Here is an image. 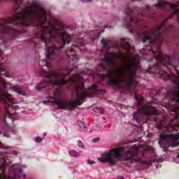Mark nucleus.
<instances>
[{
  "mask_svg": "<svg viewBox=\"0 0 179 179\" xmlns=\"http://www.w3.org/2000/svg\"><path fill=\"white\" fill-rule=\"evenodd\" d=\"M120 48L129 51V55L108 52L104 58L101 59L102 63L99 64L96 71L106 72L102 78H108V85L117 90L122 87L131 90V87L135 83L136 71L141 68V58L138 55L132 54L134 48L125 38L120 39Z\"/></svg>",
  "mask_w": 179,
  "mask_h": 179,
  "instance_id": "1",
  "label": "nucleus"
},
{
  "mask_svg": "<svg viewBox=\"0 0 179 179\" xmlns=\"http://www.w3.org/2000/svg\"><path fill=\"white\" fill-rule=\"evenodd\" d=\"M64 85H75V92L73 94V99H64L61 96H55L52 98V104L57 106L60 110H66L72 111L76 107L82 106V101L87 97H93L97 93V85H93L88 89H85V83L83 78L76 75H73L69 80H43L36 86V90L39 92L43 90L47 86H64Z\"/></svg>",
  "mask_w": 179,
  "mask_h": 179,
  "instance_id": "2",
  "label": "nucleus"
},
{
  "mask_svg": "<svg viewBox=\"0 0 179 179\" xmlns=\"http://www.w3.org/2000/svg\"><path fill=\"white\" fill-rule=\"evenodd\" d=\"M125 148H115L110 149L108 152L104 153L102 157L98 158L99 162L105 163L108 162L110 166H115L118 162L121 160H130V162H136V163H142L146 164L142 161V157L139 155V148L136 145L132 146L129 150L122 155Z\"/></svg>",
  "mask_w": 179,
  "mask_h": 179,
  "instance_id": "3",
  "label": "nucleus"
},
{
  "mask_svg": "<svg viewBox=\"0 0 179 179\" xmlns=\"http://www.w3.org/2000/svg\"><path fill=\"white\" fill-rule=\"evenodd\" d=\"M151 117V121H154L155 122H157L158 124H162L163 122L164 119H159L160 113L159 110L156 109L155 107L149 105H144L142 108L138 109L136 112H134L133 114V118L136 121V122H139L143 116Z\"/></svg>",
  "mask_w": 179,
  "mask_h": 179,
  "instance_id": "4",
  "label": "nucleus"
},
{
  "mask_svg": "<svg viewBox=\"0 0 179 179\" xmlns=\"http://www.w3.org/2000/svg\"><path fill=\"white\" fill-rule=\"evenodd\" d=\"M135 10H138V17H143L145 16V12H146V10H152V7L146 6L145 7H142L141 8H134L132 9L127 6L125 10V13L127 16L124 18V27L127 29H132L133 22H135L136 24H139L141 20H142V18H134L132 17L135 16Z\"/></svg>",
  "mask_w": 179,
  "mask_h": 179,
  "instance_id": "5",
  "label": "nucleus"
},
{
  "mask_svg": "<svg viewBox=\"0 0 179 179\" xmlns=\"http://www.w3.org/2000/svg\"><path fill=\"white\" fill-rule=\"evenodd\" d=\"M10 171L13 173L12 176L8 178H25L26 175L23 173V170L19 167V164H15L10 167Z\"/></svg>",
  "mask_w": 179,
  "mask_h": 179,
  "instance_id": "6",
  "label": "nucleus"
},
{
  "mask_svg": "<svg viewBox=\"0 0 179 179\" xmlns=\"http://www.w3.org/2000/svg\"><path fill=\"white\" fill-rule=\"evenodd\" d=\"M159 138L160 139H167L168 141H171V142H173V145H171V146L179 145V143H176V142L179 141V134H170L162 133L160 134Z\"/></svg>",
  "mask_w": 179,
  "mask_h": 179,
  "instance_id": "7",
  "label": "nucleus"
},
{
  "mask_svg": "<svg viewBox=\"0 0 179 179\" xmlns=\"http://www.w3.org/2000/svg\"><path fill=\"white\" fill-rule=\"evenodd\" d=\"M76 45H73L71 48L66 51V57L68 59H72L73 61H78L79 59V55L76 54Z\"/></svg>",
  "mask_w": 179,
  "mask_h": 179,
  "instance_id": "8",
  "label": "nucleus"
},
{
  "mask_svg": "<svg viewBox=\"0 0 179 179\" xmlns=\"http://www.w3.org/2000/svg\"><path fill=\"white\" fill-rule=\"evenodd\" d=\"M176 104L179 103V71L176 70Z\"/></svg>",
  "mask_w": 179,
  "mask_h": 179,
  "instance_id": "9",
  "label": "nucleus"
},
{
  "mask_svg": "<svg viewBox=\"0 0 179 179\" xmlns=\"http://www.w3.org/2000/svg\"><path fill=\"white\" fill-rule=\"evenodd\" d=\"M101 44H103V47L106 48L107 51L110 50V45H111V41L106 38H102L101 41Z\"/></svg>",
  "mask_w": 179,
  "mask_h": 179,
  "instance_id": "10",
  "label": "nucleus"
},
{
  "mask_svg": "<svg viewBox=\"0 0 179 179\" xmlns=\"http://www.w3.org/2000/svg\"><path fill=\"white\" fill-rule=\"evenodd\" d=\"M171 111L173 113L171 114L175 116L174 119L178 120V118H179V106H176L175 108H172Z\"/></svg>",
  "mask_w": 179,
  "mask_h": 179,
  "instance_id": "11",
  "label": "nucleus"
},
{
  "mask_svg": "<svg viewBox=\"0 0 179 179\" xmlns=\"http://www.w3.org/2000/svg\"><path fill=\"white\" fill-rule=\"evenodd\" d=\"M11 90L13 92H15V93H17L18 94H21V96H24L26 94L24 93V92L20 90V87H19L18 86H13L11 87Z\"/></svg>",
  "mask_w": 179,
  "mask_h": 179,
  "instance_id": "12",
  "label": "nucleus"
},
{
  "mask_svg": "<svg viewBox=\"0 0 179 179\" xmlns=\"http://www.w3.org/2000/svg\"><path fill=\"white\" fill-rule=\"evenodd\" d=\"M134 98L136 100L138 101L139 104H141V103L143 101V98L142 97V96H141V94H137L136 92H134Z\"/></svg>",
  "mask_w": 179,
  "mask_h": 179,
  "instance_id": "13",
  "label": "nucleus"
},
{
  "mask_svg": "<svg viewBox=\"0 0 179 179\" xmlns=\"http://www.w3.org/2000/svg\"><path fill=\"white\" fill-rule=\"evenodd\" d=\"M69 154L70 155V156H72V157H76L79 156V152H78L75 150H70L69 152Z\"/></svg>",
  "mask_w": 179,
  "mask_h": 179,
  "instance_id": "14",
  "label": "nucleus"
},
{
  "mask_svg": "<svg viewBox=\"0 0 179 179\" xmlns=\"http://www.w3.org/2000/svg\"><path fill=\"white\" fill-rule=\"evenodd\" d=\"M77 145L78 148H81L82 149L85 148V145H83V143L81 141H78Z\"/></svg>",
  "mask_w": 179,
  "mask_h": 179,
  "instance_id": "15",
  "label": "nucleus"
},
{
  "mask_svg": "<svg viewBox=\"0 0 179 179\" xmlns=\"http://www.w3.org/2000/svg\"><path fill=\"white\" fill-rule=\"evenodd\" d=\"M42 141H43V138L40 136H37L35 138V142H37L38 143H39L40 142H42Z\"/></svg>",
  "mask_w": 179,
  "mask_h": 179,
  "instance_id": "16",
  "label": "nucleus"
},
{
  "mask_svg": "<svg viewBox=\"0 0 179 179\" xmlns=\"http://www.w3.org/2000/svg\"><path fill=\"white\" fill-rule=\"evenodd\" d=\"M145 152H153V147H147L145 148Z\"/></svg>",
  "mask_w": 179,
  "mask_h": 179,
  "instance_id": "17",
  "label": "nucleus"
},
{
  "mask_svg": "<svg viewBox=\"0 0 179 179\" xmlns=\"http://www.w3.org/2000/svg\"><path fill=\"white\" fill-rule=\"evenodd\" d=\"M78 124H79L80 128H84V129L86 128V127L85 126V123L83 122H78Z\"/></svg>",
  "mask_w": 179,
  "mask_h": 179,
  "instance_id": "18",
  "label": "nucleus"
},
{
  "mask_svg": "<svg viewBox=\"0 0 179 179\" xmlns=\"http://www.w3.org/2000/svg\"><path fill=\"white\" fill-rule=\"evenodd\" d=\"M100 141V138L99 137H96L94 139H92V142L96 143V142H99Z\"/></svg>",
  "mask_w": 179,
  "mask_h": 179,
  "instance_id": "19",
  "label": "nucleus"
},
{
  "mask_svg": "<svg viewBox=\"0 0 179 179\" xmlns=\"http://www.w3.org/2000/svg\"><path fill=\"white\" fill-rule=\"evenodd\" d=\"M99 110V108H97L96 109V110H95L96 113H99L100 114H103V113H104L103 112V110H101L99 112V110Z\"/></svg>",
  "mask_w": 179,
  "mask_h": 179,
  "instance_id": "20",
  "label": "nucleus"
},
{
  "mask_svg": "<svg viewBox=\"0 0 179 179\" xmlns=\"http://www.w3.org/2000/svg\"><path fill=\"white\" fill-rule=\"evenodd\" d=\"M87 164H90V165L94 164V161L88 160V161H87Z\"/></svg>",
  "mask_w": 179,
  "mask_h": 179,
  "instance_id": "21",
  "label": "nucleus"
},
{
  "mask_svg": "<svg viewBox=\"0 0 179 179\" xmlns=\"http://www.w3.org/2000/svg\"><path fill=\"white\" fill-rule=\"evenodd\" d=\"M169 29H170V27L165 29L164 33H169Z\"/></svg>",
  "mask_w": 179,
  "mask_h": 179,
  "instance_id": "22",
  "label": "nucleus"
},
{
  "mask_svg": "<svg viewBox=\"0 0 179 179\" xmlns=\"http://www.w3.org/2000/svg\"><path fill=\"white\" fill-rule=\"evenodd\" d=\"M83 2H90L92 0H81Z\"/></svg>",
  "mask_w": 179,
  "mask_h": 179,
  "instance_id": "23",
  "label": "nucleus"
},
{
  "mask_svg": "<svg viewBox=\"0 0 179 179\" xmlns=\"http://www.w3.org/2000/svg\"><path fill=\"white\" fill-rule=\"evenodd\" d=\"M146 16H148V17H151L152 19H153L155 17H153L152 15H146Z\"/></svg>",
  "mask_w": 179,
  "mask_h": 179,
  "instance_id": "24",
  "label": "nucleus"
},
{
  "mask_svg": "<svg viewBox=\"0 0 179 179\" xmlns=\"http://www.w3.org/2000/svg\"><path fill=\"white\" fill-rule=\"evenodd\" d=\"M117 178H118V179H124V178H123L122 176H119L117 177Z\"/></svg>",
  "mask_w": 179,
  "mask_h": 179,
  "instance_id": "25",
  "label": "nucleus"
},
{
  "mask_svg": "<svg viewBox=\"0 0 179 179\" xmlns=\"http://www.w3.org/2000/svg\"><path fill=\"white\" fill-rule=\"evenodd\" d=\"M84 45L83 41H81L80 45Z\"/></svg>",
  "mask_w": 179,
  "mask_h": 179,
  "instance_id": "26",
  "label": "nucleus"
},
{
  "mask_svg": "<svg viewBox=\"0 0 179 179\" xmlns=\"http://www.w3.org/2000/svg\"><path fill=\"white\" fill-rule=\"evenodd\" d=\"M142 157H145V154H142Z\"/></svg>",
  "mask_w": 179,
  "mask_h": 179,
  "instance_id": "27",
  "label": "nucleus"
},
{
  "mask_svg": "<svg viewBox=\"0 0 179 179\" xmlns=\"http://www.w3.org/2000/svg\"><path fill=\"white\" fill-rule=\"evenodd\" d=\"M56 92H59V89H57V90H56Z\"/></svg>",
  "mask_w": 179,
  "mask_h": 179,
  "instance_id": "28",
  "label": "nucleus"
},
{
  "mask_svg": "<svg viewBox=\"0 0 179 179\" xmlns=\"http://www.w3.org/2000/svg\"><path fill=\"white\" fill-rule=\"evenodd\" d=\"M160 143H161V142L160 141H159V144L160 145Z\"/></svg>",
  "mask_w": 179,
  "mask_h": 179,
  "instance_id": "29",
  "label": "nucleus"
},
{
  "mask_svg": "<svg viewBox=\"0 0 179 179\" xmlns=\"http://www.w3.org/2000/svg\"><path fill=\"white\" fill-rule=\"evenodd\" d=\"M178 62H179V60H178Z\"/></svg>",
  "mask_w": 179,
  "mask_h": 179,
  "instance_id": "30",
  "label": "nucleus"
}]
</instances>
